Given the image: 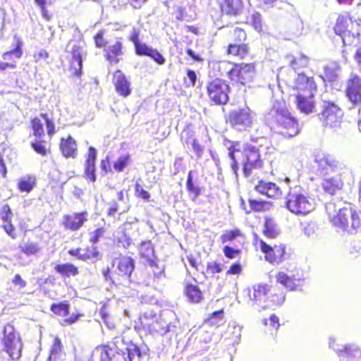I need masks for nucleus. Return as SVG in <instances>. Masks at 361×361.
<instances>
[{
  "label": "nucleus",
  "mask_w": 361,
  "mask_h": 361,
  "mask_svg": "<svg viewBox=\"0 0 361 361\" xmlns=\"http://www.w3.org/2000/svg\"><path fill=\"white\" fill-rule=\"evenodd\" d=\"M55 270L65 277L75 276L79 274L78 268L71 263L57 264L55 267Z\"/></svg>",
  "instance_id": "38"
},
{
  "label": "nucleus",
  "mask_w": 361,
  "mask_h": 361,
  "mask_svg": "<svg viewBox=\"0 0 361 361\" xmlns=\"http://www.w3.org/2000/svg\"><path fill=\"white\" fill-rule=\"evenodd\" d=\"M60 148L64 157L71 158L76 157L77 144L71 136H68L67 139H61Z\"/></svg>",
  "instance_id": "30"
},
{
  "label": "nucleus",
  "mask_w": 361,
  "mask_h": 361,
  "mask_svg": "<svg viewBox=\"0 0 361 361\" xmlns=\"http://www.w3.org/2000/svg\"><path fill=\"white\" fill-rule=\"evenodd\" d=\"M222 13L236 16L243 10V2L241 0H224L220 5Z\"/></svg>",
  "instance_id": "28"
},
{
  "label": "nucleus",
  "mask_w": 361,
  "mask_h": 361,
  "mask_svg": "<svg viewBox=\"0 0 361 361\" xmlns=\"http://www.w3.org/2000/svg\"><path fill=\"white\" fill-rule=\"evenodd\" d=\"M343 182L339 176L325 178L322 183L323 189L330 195H334L343 187Z\"/></svg>",
  "instance_id": "33"
},
{
  "label": "nucleus",
  "mask_w": 361,
  "mask_h": 361,
  "mask_svg": "<svg viewBox=\"0 0 361 361\" xmlns=\"http://www.w3.org/2000/svg\"><path fill=\"white\" fill-rule=\"evenodd\" d=\"M18 186L21 192H30L35 186V179L32 180L31 178L28 180L22 179L19 181Z\"/></svg>",
  "instance_id": "50"
},
{
  "label": "nucleus",
  "mask_w": 361,
  "mask_h": 361,
  "mask_svg": "<svg viewBox=\"0 0 361 361\" xmlns=\"http://www.w3.org/2000/svg\"><path fill=\"white\" fill-rule=\"evenodd\" d=\"M87 212L64 215L63 217L64 226L73 231H78L87 221Z\"/></svg>",
  "instance_id": "20"
},
{
  "label": "nucleus",
  "mask_w": 361,
  "mask_h": 361,
  "mask_svg": "<svg viewBox=\"0 0 361 361\" xmlns=\"http://www.w3.org/2000/svg\"><path fill=\"white\" fill-rule=\"evenodd\" d=\"M2 344L4 351L13 360L19 359L21 356L23 343L18 333L13 325L8 324L3 331Z\"/></svg>",
  "instance_id": "5"
},
{
  "label": "nucleus",
  "mask_w": 361,
  "mask_h": 361,
  "mask_svg": "<svg viewBox=\"0 0 361 361\" xmlns=\"http://www.w3.org/2000/svg\"><path fill=\"white\" fill-rule=\"evenodd\" d=\"M207 94L211 101L216 104H225L228 100L230 88L227 82L215 79L207 85Z\"/></svg>",
  "instance_id": "8"
},
{
  "label": "nucleus",
  "mask_w": 361,
  "mask_h": 361,
  "mask_svg": "<svg viewBox=\"0 0 361 361\" xmlns=\"http://www.w3.org/2000/svg\"><path fill=\"white\" fill-rule=\"evenodd\" d=\"M135 269V260L130 257H122L118 259L116 272L118 275L126 277L128 279V283L131 281L130 276Z\"/></svg>",
  "instance_id": "21"
},
{
  "label": "nucleus",
  "mask_w": 361,
  "mask_h": 361,
  "mask_svg": "<svg viewBox=\"0 0 361 361\" xmlns=\"http://www.w3.org/2000/svg\"><path fill=\"white\" fill-rule=\"evenodd\" d=\"M83 42L71 40L66 46V51L72 56L71 68L73 74L80 76L82 73V59L86 55V49Z\"/></svg>",
  "instance_id": "10"
},
{
  "label": "nucleus",
  "mask_w": 361,
  "mask_h": 361,
  "mask_svg": "<svg viewBox=\"0 0 361 361\" xmlns=\"http://www.w3.org/2000/svg\"><path fill=\"white\" fill-rule=\"evenodd\" d=\"M285 300V296L283 293L277 294L274 292L271 287V292L268 295L267 299L265 302L264 310L268 308H273L283 304Z\"/></svg>",
  "instance_id": "39"
},
{
  "label": "nucleus",
  "mask_w": 361,
  "mask_h": 361,
  "mask_svg": "<svg viewBox=\"0 0 361 361\" xmlns=\"http://www.w3.org/2000/svg\"><path fill=\"white\" fill-rule=\"evenodd\" d=\"M229 122L237 130H246L251 126L252 117L247 107L232 111L229 114Z\"/></svg>",
  "instance_id": "11"
},
{
  "label": "nucleus",
  "mask_w": 361,
  "mask_h": 361,
  "mask_svg": "<svg viewBox=\"0 0 361 361\" xmlns=\"http://www.w3.org/2000/svg\"><path fill=\"white\" fill-rule=\"evenodd\" d=\"M260 249L265 254V259L270 263L279 264L286 259V247L283 245H275L274 247L260 240Z\"/></svg>",
  "instance_id": "14"
},
{
  "label": "nucleus",
  "mask_w": 361,
  "mask_h": 361,
  "mask_svg": "<svg viewBox=\"0 0 361 361\" xmlns=\"http://www.w3.org/2000/svg\"><path fill=\"white\" fill-rule=\"evenodd\" d=\"M116 348L108 346L97 348L92 357H99V361H142L145 353L133 342L124 343L121 338L116 340Z\"/></svg>",
  "instance_id": "3"
},
{
  "label": "nucleus",
  "mask_w": 361,
  "mask_h": 361,
  "mask_svg": "<svg viewBox=\"0 0 361 361\" xmlns=\"http://www.w3.org/2000/svg\"><path fill=\"white\" fill-rule=\"evenodd\" d=\"M235 63H232L227 61H220L218 64V70L221 76H228L232 80L233 71H234Z\"/></svg>",
  "instance_id": "42"
},
{
  "label": "nucleus",
  "mask_w": 361,
  "mask_h": 361,
  "mask_svg": "<svg viewBox=\"0 0 361 361\" xmlns=\"http://www.w3.org/2000/svg\"><path fill=\"white\" fill-rule=\"evenodd\" d=\"M345 92L353 106L361 105V78L359 76L353 75L348 80Z\"/></svg>",
  "instance_id": "16"
},
{
  "label": "nucleus",
  "mask_w": 361,
  "mask_h": 361,
  "mask_svg": "<svg viewBox=\"0 0 361 361\" xmlns=\"http://www.w3.org/2000/svg\"><path fill=\"white\" fill-rule=\"evenodd\" d=\"M176 329V325L172 322H166L160 316L158 319L147 329L150 334H158L160 335H164L167 332L172 331Z\"/></svg>",
  "instance_id": "27"
},
{
  "label": "nucleus",
  "mask_w": 361,
  "mask_h": 361,
  "mask_svg": "<svg viewBox=\"0 0 361 361\" xmlns=\"http://www.w3.org/2000/svg\"><path fill=\"white\" fill-rule=\"evenodd\" d=\"M227 51L228 54L244 58L248 53V47L245 44H230Z\"/></svg>",
  "instance_id": "40"
},
{
  "label": "nucleus",
  "mask_w": 361,
  "mask_h": 361,
  "mask_svg": "<svg viewBox=\"0 0 361 361\" xmlns=\"http://www.w3.org/2000/svg\"><path fill=\"white\" fill-rule=\"evenodd\" d=\"M22 47L23 42L18 39L16 42V47L10 51L4 53L2 56L3 59L4 60H9L13 55H14L16 58L20 59L23 54Z\"/></svg>",
  "instance_id": "47"
},
{
  "label": "nucleus",
  "mask_w": 361,
  "mask_h": 361,
  "mask_svg": "<svg viewBox=\"0 0 361 361\" xmlns=\"http://www.w3.org/2000/svg\"><path fill=\"white\" fill-rule=\"evenodd\" d=\"M62 344L59 338H56L54 341V344L51 347V353L49 355V360H56L59 357V353L61 351Z\"/></svg>",
  "instance_id": "51"
},
{
  "label": "nucleus",
  "mask_w": 361,
  "mask_h": 361,
  "mask_svg": "<svg viewBox=\"0 0 361 361\" xmlns=\"http://www.w3.org/2000/svg\"><path fill=\"white\" fill-rule=\"evenodd\" d=\"M265 121L271 128L286 137H292L299 133L298 123L286 106L283 99L276 100L265 115Z\"/></svg>",
  "instance_id": "1"
},
{
  "label": "nucleus",
  "mask_w": 361,
  "mask_h": 361,
  "mask_svg": "<svg viewBox=\"0 0 361 361\" xmlns=\"http://www.w3.org/2000/svg\"><path fill=\"white\" fill-rule=\"evenodd\" d=\"M105 229L104 228H99L90 233V240L93 244L99 241V239L104 235Z\"/></svg>",
  "instance_id": "56"
},
{
  "label": "nucleus",
  "mask_w": 361,
  "mask_h": 361,
  "mask_svg": "<svg viewBox=\"0 0 361 361\" xmlns=\"http://www.w3.org/2000/svg\"><path fill=\"white\" fill-rule=\"evenodd\" d=\"M288 29L293 36L298 37L302 35L304 29L303 22L297 13L292 16L289 22Z\"/></svg>",
  "instance_id": "36"
},
{
  "label": "nucleus",
  "mask_w": 361,
  "mask_h": 361,
  "mask_svg": "<svg viewBox=\"0 0 361 361\" xmlns=\"http://www.w3.org/2000/svg\"><path fill=\"white\" fill-rule=\"evenodd\" d=\"M153 311H147L144 312L140 317L141 324L143 328L147 329H148L152 323L154 322L159 317Z\"/></svg>",
  "instance_id": "44"
},
{
  "label": "nucleus",
  "mask_w": 361,
  "mask_h": 361,
  "mask_svg": "<svg viewBox=\"0 0 361 361\" xmlns=\"http://www.w3.org/2000/svg\"><path fill=\"white\" fill-rule=\"evenodd\" d=\"M130 161V155L128 154L120 156L114 161L113 166L117 172H121L127 166Z\"/></svg>",
  "instance_id": "48"
},
{
  "label": "nucleus",
  "mask_w": 361,
  "mask_h": 361,
  "mask_svg": "<svg viewBox=\"0 0 361 361\" xmlns=\"http://www.w3.org/2000/svg\"><path fill=\"white\" fill-rule=\"evenodd\" d=\"M276 281L290 290L296 289L300 285V279L290 276L284 272H279L276 276Z\"/></svg>",
  "instance_id": "34"
},
{
  "label": "nucleus",
  "mask_w": 361,
  "mask_h": 361,
  "mask_svg": "<svg viewBox=\"0 0 361 361\" xmlns=\"http://www.w3.org/2000/svg\"><path fill=\"white\" fill-rule=\"evenodd\" d=\"M97 159V150L94 147H90L87 156L85 160V173L87 178L90 181L96 180L95 161Z\"/></svg>",
  "instance_id": "25"
},
{
  "label": "nucleus",
  "mask_w": 361,
  "mask_h": 361,
  "mask_svg": "<svg viewBox=\"0 0 361 361\" xmlns=\"http://www.w3.org/2000/svg\"><path fill=\"white\" fill-rule=\"evenodd\" d=\"M255 75V66L252 63H235L232 80L242 85L250 82Z\"/></svg>",
  "instance_id": "15"
},
{
  "label": "nucleus",
  "mask_w": 361,
  "mask_h": 361,
  "mask_svg": "<svg viewBox=\"0 0 361 361\" xmlns=\"http://www.w3.org/2000/svg\"><path fill=\"white\" fill-rule=\"evenodd\" d=\"M284 204L286 209L296 215H306L315 207L314 200L300 185L290 188Z\"/></svg>",
  "instance_id": "4"
},
{
  "label": "nucleus",
  "mask_w": 361,
  "mask_h": 361,
  "mask_svg": "<svg viewBox=\"0 0 361 361\" xmlns=\"http://www.w3.org/2000/svg\"><path fill=\"white\" fill-rule=\"evenodd\" d=\"M2 227L5 232L12 238L16 239V233L15 232V227L12 224V222L9 223H4L2 225Z\"/></svg>",
  "instance_id": "63"
},
{
  "label": "nucleus",
  "mask_w": 361,
  "mask_h": 361,
  "mask_svg": "<svg viewBox=\"0 0 361 361\" xmlns=\"http://www.w3.org/2000/svg\"><path fill=\"white\" fill-rule=\"evenodd\" d=\"M326 210L331 222L349 233H353L360 226L359 214L351 204L333 199L326 204Z\"/></svg>",
  "instance_id": "2"
},
{
  "label": "nucleus",
  "mask_w": 361,
  "mask_h": 361,
  "mask_svg": "<svg viewBox=\"0 0 361 361\" xmlns=\"http://www.w3.org/2000/svg\"><path fill=\"white\" fill-rule=\"evenodd\" d=\"M240 233L238 230H232L227 231L221 235L222 243H225L228 241L234 240L236 237L240 235Z\"/></svg>",
  "instance_id": "57"
},
{
  "label": "nucleus",
  "mask_w": 361,
  "mask_h": 361,
  "mask_svg": "<svg viewBox=\"0 0 361 361\" xmlns=\"http://www.w3.org/2000/svg\"><path fill=\"white\" fill-rule=\"evenodd\" d=\"M350 26H353V22L348 16L338 17L334 31L341 37L344 45L351 44L355 39V34L349 30Z\"/></svg>",
  "instance_id": "13"
},
{
  "label": "nucleus",
  "mask_w": 361,
  "mask_h": 361,
  "mask_svg": "<svg viewBox=\"0 0 361 361\" xmlns=\"http://www.w3.org/2000/svg\"><path fill=\"white\" fill-rule=\"evenodd\" d=\"M148 56L151 57L159 65H163L166 61L164 57L157 49H152Z\"/></svg>",
  "instance_id": "58"
},
{
  "label": "nucleus",
  "mask_w": 361,
  "mask_h": 361,
  "mask_svg": "<svg viewBox=\"0 0 361 361\" xmlns=\"http://www.w3.org/2000/svg\"><path fill=\"white\" fill-rule=\"evenodd\" d=\"M330 347L336 352L340 361H361V349L355 344L343 345L330 343Z\"/></svg>",
  "instance_id": "12"
},
{
  "label": "nucleus",
  "mask_w": 361,
  "mask_h": 361,
  "mask_svg": "<svg viewBox=\"0 0 361 361\" xmlns=\"http://www.w3.org/2000/svg\"><path fill=\"white\" fill-rule=\"evenodd\" d=\"M152 49V47H149L146 44L142 42H140L135 46V53L139 56H148Z\"/></svg>",
  "instance_id": "52"
},
{
  "label": "nucleus",
  "mask_w": 361,
  "mask_h": 361,
  "mask_svg": "<svg viewBox=\"0 0 361 361\" xmlns=\"http://www.w3.org/2000/svg\"><path fill=\"white\" fill-rule=\"evenodd\" d=\"M153 263H147V264L152 269L154 276L156 279H161L165 276L164 269L165 266L164 264H159L158 259H152Z\"/></svg>",
  "instance_id": "46"
},
{
  "label": "nucleus",
  "mask_w": 361,
  "mask_h": 361,
  "mask_svg": "<svg viewBox=\"0 0 361 361\" xmlns=\"http://www.w3.org/2000/svg\"><path fill=\"white\" fill-rule=\"evenodd\" d=\"M195 173L193 171L188 172L185 183L186 189L192 201H195L204 190V188L199 185L197 178H194Z\"/></svg>",
  "instance_id": "26"
},
{
  "label": "nucleus",
  "mask_w": 361,
  "mask_h": 361,
  "mask_svg": "<svg viewBox=\"0 0 361 361\" xmlns=\"http://www.w3.org/2000/svg\"><path fill=\"white\" fill-rule=\"evenodd\" d=\"M31 125L33 135L37 139H40L44 135L43 124L41 120L38 118H35L31 121Z\"/></svg>",
  "instance_id": "49"
},
{
  "label": "nucleus",
  "mask_w": 361,
  "mask_h": 361,
  "mask_svg": "<svg viewBox=\"0 0 361 361\" xmlns=\"http://www.w3.org/2000/svg\"><path fill=\"white\" fill-rule=\"evenodd\" d=\"M224 146L228 149V157L231 160V169L235 178L238 177L239 165L238 161L237 154L240 153V143L239 142H233L228 139L224 138L223 142Z\"/></svg>",
  "instance_id": "18"
},
{
  "label": "nucleus",
  "mask_w": 361,
  "mask_h": 361,
  "mask_svg": "<svg viewBox=\"0 0 361 361\" xmlns=\"http://www.w3.org/2000/svg\"><path fill=\"white\" fill-rule=\"evenodd\" d=\"M245 160L243 171L245 177H249L253 170L260 169L263 166V161L259 149L251 145H246L243 149Z\"/></svg>",
  "instance_id": "7"
},
{
  "label": "nucleus",
  "mask_w": 361,
  "mask_h": 361,
  "mask_svg": "<svg viewBox=\"0 0 361 361\" xmlns=\"http://www.w3.org/2000/svg\"><path fill=\"white\" fill-rule=\"evenodd\" d=\"M135 193L137 195V197L143 199L145 201H149L150 198V194L149 192L145 190L141 185L139 183L135 184Z\"/></svg>",
  "instance_id": "55"
},
{
  "label": "nucleus",
  "mask_w": 361,
  "mask_h": 361,
  "mask_svg": "<svg viewBox=\"0 0 361 361\" xmlns=\"http://www.w3.org/2000/svg\"><path fill=\"white\" fill-rule=\"evenodd\" d=\"M224 323V310L214 312L207 320V324L213 326H219Z\"/></svg>",
  "instance_id": "45"
},
{
  "label": "nucleus",
  "mask_w": 361,
  "mask_h": 361,
  "mask_svg": "<svg viewBox=\"0 0 361 361\" xmlns=\"http://www.w3.org/2000/svg\"><path fill=\"white\" fill-rule=\"evenodd\" d=\"M315 162L321 174L326 175L330 172H338L341 169V164L329 154H317Z\"/></svg>",
  "instance_id": "17"
},
{
  "label": "nucleus",
  "mask_w": 361,
  "mask_h": 361,
  "mask_svg": "<svg viewBox=\"0 0 361 361\" xmlns=\"http://www.w3.org/2000/svg\"><path fill=\"white\" fill-rule=\"evenodd\" d=\"M123 44L121 41L116 40L114 44L109 45L105 51L106 59L111 63H118L120 59L118 56L123 55Z\"/></svg>",
  "instance_id": "31"
},
{
  "label": "nucleus",
  "mask_w": 361,
  "mask_h": 361,
  "mask_svg": "<svg viewBox=\"0 0 361 361\" xmlns=\"http://www.w3.org/2000/svg\"><path fill=\"white\" fill-rule=\"evenodd\" d=\"M22 252L27 256L36 255L40 250L39 245L37 243L28 241L19 246Z\"/></svg>",
  "instance_id": "43"
},
{
  "label": "nucleus",
  "mask_w": 361,
  "mask_h": 361,
  "mask_svg": "<svg viewBox=\"0 0 361 361\" xmlns=\"http://www.w3.org/2000/svg\"><path fill=\"white\" fill-rule=\"evenodd\" d=\"M113 83L119 95L127 97L131 94L130 82L121 70H117L114 73Z\"/></svg>",
  "instance_id": "19"
},
{
  "label": "nucleus",
  "mask_w": 361,
  "mask_h": 361,
  "mask_svg": "<svg viewBox=\"0 0 361 361\" xmlns=\"http://www.w3.org/2000/svg\"><path fill=\"white\" fill-rule=\"evenodd\" d=\"M50 310L56 315L61 317H67L69 314L70 305L67 301L61 302L59 303H53Z\"/></svg>",
  "instance_id": "41"
},
{
  "label": "nucleus",
  "mask_w": 361,
  "mask_h": 361,
  "mask_svg": "<svg viewBox=\"0 0 361 361\" xmlns=\"http://www.w3.org/2000/svg\"><path fill=\"white\" fill-rule=\"evenodd\" d=\"M187 77L188 80H185V82L187 86L194 87L197 81V75L196 73L192 70H188L187 71Z\"/></svg>",
  "instance_id": "61"
},
{
  "label": "nucleus",
  "mask_w": 361,
  "mask_h": 361,
  "mask_svg": "<svg viewBox=\"0 0 361 361\" xmlns=\"http://www.w3.org/2000/svg\"><path fill=\"white\" fill-rule=\"evenodd\" d=\"M263 233L266 237L269 238H275L279 235V227L274 219H265Z\"/></svg>",
  "instance_id": "35"
},
{
  "label": "nucleus",
  "mask_w": 361,
  "mask_h": 361,
  "mask_svg": "<svg viewBox=\"0 0 361 361\" xmlns=\"http://www.w3.org/2000/svg\"><path fill=\"white\" fill-rule=\"evenodd\" d=\"M319 118L323 124L330 128L338 126L341 122L343 110L334 102L322 101Z\"/></svg>",
  "instance_id": "6"
},
{
  "label": "nucleus",
  "mask_w": 361,
  "mask_h": 361,
  "mask_svg": "<svg viewBox=\"0 0 361 361\" xmlns=\"http://www.w3.org/2000/svg\"><path fill=\"white\" fill-rule=\"evenodd\" d=\"M314 93H298L296 96L297 107L301 113L306 115L314 109Z\"/></svg>",
  "instance_id": "23"
},
{
  "label": "nucleus",
  "mask_w": 361,
  "mask_h": 361,
  "mask_svg": "<svg viewBox=\"0 0 361 361\" xmlns=\"http://www.w3.org/2000/svg\"><path fill=\"white\" fill-rule=\"evenodd\" d=\"M80 251H81V250L79 248L72 249L68 251V253H69V255H71L72 256L77 257L78 259L83 260V261L90 259V255L87 252H86L85 254H81Z\"/></svg>",
  "instance_id": "60"
},
{
  "label": "nucleus",
  "mask_w": 361,
  "mask_h": 361,
  "mask_svg": "<svg viewBox=\"0 0 361 361\" xmlns=\"http://www.w3.org/2000/svg\"><path fill=\"white\" fill-rule=\"evenodd\" d=\"M307 64V58L305 56H301L298 60L293 59L290 62V66L294 70L298 68L299 66H305Z\"/></svg>",
  "instance_id": "59"
},
{
  "label": "nucleus",
  "mask_w": 361,
  "mask_h": 361,
  "mask_svg": "<svg viewBox=\"0 0 361 361\" xmlns=\"http://www.w3.org/2000/svg\"><path fill=\"white\" fill-rule=\"evenodd\" d=\"M41 116L45 120L46 126L47 129V133L49 135H51L54 133V123L49 118V116L46 114H42Z\"/></svg>",
  "instance_id": "64"
},
{
  "label": "nucleus",
  "mask_w": 361,
  "mask_h": 361,
  "mask_svg": "<svg viewBox=\"0 0 361 361\" xmlns=\"http://www.w3.org/2000/svg\"><path fill=\"white\" fill-rule=\"evenodd\" d=\"M185 294L188 300L193 303H198L202 300V294L199 287L196 285H187Z\"/></svg>",
  "instance_id": "37"
},
{
  "label": "nucleus",
  "mask_w": 361,
  "mask_h": 361,
  "mask_svg": "<svg viewBox=\"0 0 361 361\" xmlns=\"http://www.w3.org/2000/svg\"><path fill=\"white\" fill-rule=\"evenodd\" d=\"M271 292V286L267 283L254 285L252 288H247V296L250 305L259 311L264 310L265 302Z\"/></svg>",
  "instance_id": "9"
},
{
  "label": "nucleus",
  "mask_w": 361,
  "mask_h": 361,
  "mask_svg": "<svg viewBox=\"0 0 361 361\" xmlns=\"http://www.w3.org/2000/svg\"><path fill=\"white\" fill-rule=\"evenodd\" d=\"M13 214L8 204H5L2 207L1 219L4 223L12 222Z\"/></svg>",
  "instance_id": "53"
},
{
  "label": "nucleus",
  "mask_w": 361,
  "mask_h": 361,
  "mask_svg": "<svg viewBox=\"0 0 361 361\" xmlns=\"http://www.w3.org/2000/svg\"><path fill=\"white\" fill-rule=\"evenodd\" d=\"M32 148L39 154L45 156L47 154V149L42 142L36 139L35 141L31 142Z\"/></svg>",
  "instance_id": "54"
},
{
  "label": "nucleus",
  "mask_w": 361,
  "mask_h": 361,
  "mask_svg": "<svg viewBox=\"0 0 361 361\" xmlns=\"http://www.w3.org/2000/svg\"><path fill=\"white\" fill-rule=\"evenodd\" d=\"M295 87L298 93H314L317 91V85L312 77L303 73L298 75L295 80Z\"/></svg>",
  "instance_id": "22"
},
{
  "label": "nucleus",
  "mask_w": 361,
  "mask_h": 361,
  "mask_svg": "<svg viewBox=\"0 0 361 361\" xmlns=\"http://www.w3.org/2000/svg\"><path fill=\"white\" fill-rule=\"evenodd\" d=\"M139 253L141 258L145 259L147 263H153L152 259H157L154 245L150 240L143 241L140 243Z\"/></svg>",
  "instance_id": "32"
},
{
  "label": "nucleus",
  "mask_w": 361,
  "mask_h": 361,
  "mask_svg": "<svg viewBox=\"0 0 361 361\" xmlns=\"http://www.w3.org/2000/svg\"><path fill=\"white\" fill-rule=\"evenodd\" d=\"M233 35L237 40L236 43L238 44H243V42H244L246 39L245 32L243 29L238 27L233 30Z\"/></svg>",
  "instance_id": "62"
},
{
  "label": "nucleus",
  "mask_w": 361,
  "mask_h": 361,
  "mask_svg": "<svg viewBox=\"0 0 361 361\" xmlns=\"http://www.w3.org/2000/svg\"><path fill=\"white\" fill-rule=\"evenodd\" d=\"M255 190L259 193L271 198H277L282 195L281 190L274 183L261 180L255 185Z\"/></svg>",
  "instance_id": "24"
},
{
  "label": "nucleus",
  "mask_w": 361,
  "mask_h": 361,
  "mask_svg": "<svg viewBox=\"0 0 361 361\" xmlns=\"http://www.w3.org/2000/svg\"><path fill=\"white\" fill-rule=\"evenodd\" d=\"M182 139L183 140V143L185 144L188 147H192L193 152L198 158L202 157L203 153V147L199 144L198 140L194 137L192 131H183L182 134Z\"/></svg>",
  "instance_id": "29"
}]
</instances>
